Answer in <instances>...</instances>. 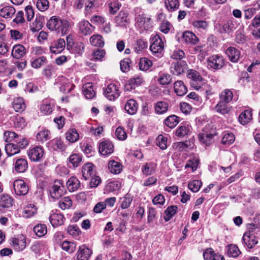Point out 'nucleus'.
Returning <instances> with one entry per match:
<instances>
[{
    "label": "nucleus",
    "instance_id": "nucleus-1",
    "mask_svg": "<svg viewBox=\"0 0 260 260\" xmlns=\"http://www.w3.org/2000/svg\"><path fill=\"white\" fill-rule=\"evenodd\" d=\"M47 26L51 31L56 30L60 32L62 35H65L69 31L71 24L66 19L53 16L47 21Z\"/></svg>",
    "mask_w": 260,
    "mask_h": 260
},
{
    "label": "nucleus",
    "instance_id": "nucleus-2",
    "mask_svg": "<svg viewBox=\"0 0 260 260\" xmlns=\"http://www.w3.org/2000/svg\"><path fill=\"white\" fill-rule=\"evenodd\" d=\"M136 21V26L140 32L148 30L152 27L151 18L144 14L138 15Z\"/></svg>",
    "mask_w": 260,
    "mask_h": 260
},
{
    "label": "nucleus",
    "instance_id": "nucleus-3",
    "mask_svg": "<svg viewBox=\"0 0 260 260\" xmlns=\"http://www.w3.org/2000/svg\"><path fill=\"white\" fill-rule=\"evenodd\" d=\"M151 43L150 50L155 56H159L164 48V44L160 36L156 34L152 37L151 39Z\"/></svg>",
    "mask_w": 260,
    "mask_h": 260
},
{
    "label": "nucleus",
    "instance_id": "nucleus-4",
    "mask_svg": "<svg viewBox=\"0 0 260 260\" xmlns=\"http://www.w3.org/2000/svg\"><path fill=\"white\" fill-rule=\"evenodd\" d=\"M49 191L52 198L55 200L60 198L65 192L62 181L60 180H55Z\"/></svg>",
    "mask_w": 260,
    "mask_h": 260
},
{
    "label": "nucleus",
    "instance_id": "nucleus-5",
    "mask_svg": "<svg viewBox=\"0 0 260 260\" xmlns=\"http://www.w3.org/2000/svg\"><path fill=\"white\" fill-rule=\"evenodd\" d=\"M242 241L245 246L250 249L258 243V238L255 235L253 230H248L244 234Z\"/></svg>",
    "mask_w": 260,
    "mask_h": 260
},
{
    "label": "nucleus",
    "instance_id": "nucleus-6",
    "mask_svg": "<svg viewBox=\"0 0 260 260\" xmlns=\"http://www.w3.org/2000/svg\"><path fill=\"white\" fill-rule=\"evenodd\" d=\"M44 154V149L40 146L30 148L27 151V155L29 158L34 162L39 161L43 157Z\"/></svg>",
    "mask_w": 260,
    "mask_h": 260
},
{
    "label": "nucleus",
    "instance_id": "nucleus-7",
    "mask_svg": "<svg viewBox=\"0 0 260 260\" xmlns=\"http://www.w3.org/2000/svg\"><path fill=\"white\" fill-rule=\"evenodd\" d=\"M187 77L191 79L190 85L192 87L198 90L201 88V83L202 81V77L197 71L190 69L188 71Z\"/></svg>",
    "mask_w": 260,
    "mask_h": 260
},
{
    "label": "nucleus",
    "instance_id": "nucleus-8",
    "mask_svg": "<svg viewBox=\"0 0 260 260\" xmlns=\"http://www.w3.org/2000/svg\"><path fill=\"white\" fill-rule=\"evenodd\" d=\"M224 64V61L223 57L217 55L211 56L207 60V66L212 69H220Z\"/></svg>",
    "mask_w": 260,
    "mask_h": 260
},
{
    "label": "nucleus",
    "instance_id": "nucleus-9",
    "mask_svg": "<svg viewBox=\"0 0 260 260\" xmlns=\"http://www.w3.org/2000/svg\"><path fill=\"white\" fill-rule=\"evenodd\" d=\"M104 94L109 100H114L120 95L119 88L115 84H110L104 90Z\"/></svg>",
    "mask_w": 260,
    "mask_h": 260
},
{
    "label": "nucleus",
    "instance_id": "nucleus-10",
    "mask_svg": "<svg viewBox=\"0 0 260 260\" xmlns=\"http://www.w3.org/2000/svg\"><path fill=\"white\" fill-rule=\"evenodd\" d=\"M13 188L16 194L18 196H24L28 191V186L22 180H15L13 183Z\"/></svg>",
    "mask_w": 260,
    "mask_h": 260
},
{
    "label": "nucleus",
    "instance_id": "nucleus-11",
    "mask_svg": "<svg viewBox=\"0 0 260 260\" xmlns=\"http://www.w3.org/2000/svg\"><path fill=\"white\" fill-rule=\"evenodd\" d=\"M187 68L188 66L186 61L179 60L172 63L171 71L174 75L179 76L184 73Z\"/></svg>",
    "mask_w": 260,
    "mask_h": 260
},
{
    "label": "nucleus",
    "instance_id": "nucleus-12",
    "mask_svg": "<svg viewBox=\"0 0 260 260\" xmlns=\"http://www.w3.org/2000/svg\"><path fill=\"white\" fill-rule=\"evenodd\" d=\"M115 26L121 27H126L129 22L128 14L124 11H121L114 19Z\"/></svg>",
    "mask_w": 260,
    "mask_h": 260
},
{
    "label": "nucleus",
    "instance_id": "nucleus-13",
    "mask_svg": "<svg viewBox=\"0 0 260 260\" xmlns=\"http://www.w3.org/2000/svg\"><path fill=\"white\" fill-rule=\"evenodd\" d=\"M79 33L83 36H87L91 34L94 29L92 26L88 21L82 20L77 24Z\"/></svg>",
    "mask_w": 260,
    "mask_h": 260
},
{
    "label": "nucleus",
    "instance_id": "nucleus-14",
    "mask_svg": "<svg viewBox=\"0 0 260 260\" xmlns=\"http://www.w3.org/2000/svg\"><path fill=\"white\" fill-rule=\"evenodd\" d=\"M12 245L17 251H22L26 247V239L24 235H18L11 239Z\"/></svg>",
    "mask_w": 260,
    "mask_h": 260
},
{
    "label": "nucleus",
    "instance_id": "nucleus-15",
    "mask_svg": "<svg viewBox=\"0 0 260 260\" xmlns=\"http://www.w3.org/2000/svg\"><path fill=\"white\" fill-rule=\"evenodd\" d=\"M92 253V251L85 246L82 245L78 248L76 254V260H89Z\"/></svg>",
    "mask_w": 260,
    "mask_h": 260
},
{
    "label": "nucleus",
    "instance_id": "nucleus-16",
    "mask_svg": "<svg viewBox=\"0 0 260 260\" xmlns=\"http://www.w3.org/2000/svg\"><path fill=\"white\" fill-rule=\"evenodd\" d=\"M99 152L103 155H108L114 151V146L109 140H105L100 143L99 147Z\"/></svg>",
    "mask_w": 260,
    "mask_h": 260
},
{
    "label": "nucleus",
    "instance_id": "nucleus-17",
    "mask_svg": "<svg viewBox=\"0 0 260 260\" xmlns=\"http://www.w3.org/2000/svg\"><path fill=\"white\" fill-rule=\"evenodd\" d=\"M16 13L15 8L11 5L2 6L0 7V17L6 19L12 18Z\"/></svg>",
    "mask_w": 260,
    "mask_h": 260
},
{
    "label": "nucleus",
    "instance_id": "nucleus-18",
    "mask_svg": "<svg viewBox=\"0 0 260 260\" xmlns=\"http://www.w3.org/2000/svg\"><path fill=\"white\" fill-rule=\"evenodd\" d=\"M26 54V49L25 47L20 44L15 45L12 49L11 55L16 59L23 58Z\"/></svg>",
    "mask_w": 260,
    "mask_h": 260
},
{
    "label": "nucleus",
    "instance_id": "nucleus-19",
    "mask_svg": "<svg viewBox=\"0 0 260 260\" xmlns=\"http://www.w3.org/2000/svg\"><path fill=\"white\" fill-rule=\"evenodd\" d=\"M66 46V42L63 39H59L51 43L50 47V51L54 54L61 52Z\"/></svg>",
    "mask_w": 260,
    "mask_h": 260
},
{
    "label": "nucleus",
    "instance_id": "nucleus-20",
    "mask_svg": "<svg viewBox=\"0 0 260 260\" xmlns=\"http://www.w3.org/2000/svg\"><path fill=\"white\" fill-rule=\"evenodd\" d=\"M94 168V165L90 162L86 163L82 166V174L85 180H88L93 176L95 174Z\"/></svg>",
    "mask_w": 260,
    "mask_h": 260
},
{
    "label": "nucleus",
    "instance_id": "nucleus-21",
    "mask_svg": "<svg viewBox=\"0 0 260 260\" xmlns=\"http://www.w3.org/2000/svg\"><path fill=\"white\" fill-rule=\"evenodd\" d=\"M64 220V216L60 213L52 211V213H51L49 216V221L53 227L63 224Z\"/></svg>",
    "mask_w": 260,
    "mask_h": 260
},
{
    "label": "nucleus",
    "instance_id": "nucleus-22",
    "mask_svg": "<svg viewBox=\"0 0 260 260\" xmlns=\"http://www.w3.org/2000/svg\"><path fill=\"white\" fill-rule=\"evenodd\" d=\"M205 260H225L221 254L216 253L212 249H207L203 253Z\"/></svg>",
    "mask_w": 260,
    "mask_h": 260
},
{
    "label": "nucleus",
    "instance_id": "nucleus-23",
    "mask_svg": "<svg viewBox=\"0 0 260 260\" xmlns=\"http://www.w3.org/2000/svg\"><path fill=\"white\" fill-rule=\"evenodd\" d=\"M191 132V127L187 123H182L176 130V135L179 138H183L189 135Z\"/></svg>",
    "mask_w": 260,
    "mask_h": 260
},
{
    "label": "nucleus",
    "instance_id": "nucleus-24",
    "mask_svg": "<svg viewBox=\"0 0 260 260\" xmlns=\"http://www.w3.org/2000/svg\"><path fill=\"white\" fill-rule=\"evenodd\" d=\"M225 53L230 60L233 62H237L241 55L240 51L233 47H229L226 49Z\"/></svg>",
    "mask_w": 260,
    "mask_h": 260
},
{
    "label": "nucleus",
    "instance_id": "nucleus-25",
    "mask_svg": "<svg viewBox=\"0 0 260 260\" xmlns=\"http://www.w3.org/2000/svg\"><path fill=\"white\" fill-rule=\"evenodd\" d=\"M174 92L178 96H182L186 93L187 88L183 81L178 80L174 83Z\"/></svg>",
    "mask_w": 260,
    "mask_h": 260
},
{
    "label": "nucleus",
    "instance_id": "nucleus-26",
    "mask_svg": "<svg viewBox=\"0 0 260 260\" xmlns=\"http://www.w3.org/2000/svg\"><path fill=\"white\" fill-rule=\"evenodd\" d=\"M27 161L25 158H18L16 160L14 164L15 170L19 173L24 172L27 170Z\"/></svg>",
    "mask_w": 260,
    "mask_h": 260
},
{
    "label": "nucleus",
    "instance_id": "nucleus-27",
    "mask_svg": "<svg viewBox=\"0 0 260 260\" xmlns=\"http://www.w3.org/2000/svg\"><path fill=\"white\" fill-rule=\"evenodd\" d=\"M183 39L186 44L189 45H196L199 41L197 36L190 31L184 32L183 34Z\"/></svg>",
    "mask_w": 260,
    "mask_h": 260
},
{
    "label": "nucleus",
    "instance_id": "nucleus-28",
    "mask_svg": "<svg viewBox=\"0 0 260 260\" xmlns=\"http://www.w3.org/2000/svg\"><path fill=\"white\" fill-rule=\"evenodd\" d=\"M138 108L137 102L133 99H130L127 101L124 109L129 114L134 115L137 112Z\"/></svg>",
    "mask_w": 260,
    "mask_h": 260
},
{
    "label": "nucleus",
    "instance_id": "nucleus-29",
    "mask_svg": "<svg viewBox=\"0 0 260 260\" xmlns=\"http://www.w3.org/2000/svg\"><path fill=\"white\" fill-rule=\"evenodd\" d=\"M37 208L34 204H29L24 207L22 216L26 218H30L37 213Z\"/></svg>",
    "mask_w": 260,
    "mask_h": 260
},
{
    "label": "nucleus",
    "instance_id": "nucleus-30",
    "mask_svg": "<svg viewBox=\"0 0 260 260\" xmlns=\"http://www.w3.org/2000/svg\"><path fill=\"white\" fill-rule=\"evenodd\" d=\"M156 164L153 162L145 163L142 167L141 170L143 175H150L155 172Z\"/></svg>",
    "mask_w": 260,
    "mask_h": 260
},
{
    "label": "nucleus",
    "instance_id": "nucleus-31",
    "mask_svg": "<svg viewBox=\"0 0 260 260\" xmlns=\"http://www.w3.org/2000/svg\"><path fill=\"white\" fill-rule=\"evenodd\" d=\"M82 91L84 96L87 99H92L95 94L92 85L91 83L85 84L82 87Z\"/></svg>",
    "mask_w": 260,
    "mask_h": 260
},
{
    "label": "nucleus",
    "instance_id": "nucleus-32",
    "mask_svg": "<svg viewBox=\"0 0 260 260\" xmlns=\"http://www.w3.org/2000/svg\"><path fill=\"white\" fill-rule=\"evenodd\" d=\"M67 186L69 191H76L80 186V182L75 177H71L67 182Z\"/></svg>",
    "mask_w": 260,
    "mask_h": 260
},
{
    "label": "nucleus",
    "instance_id": "nucleus-33",
    "mask_svg": "<svg viewBox=\"0 0 260 260\" xmlns=\"http://www.w3.org/2000/svg\"><path fill=\"white\" fill-rule=\"evenodd\" d=\"M218 31L220 34L230 33L235 29L234 24L231 21H227L223 25L218 24Z\"/></svg>",
    "mask_w": 260,
    "mask_h": 260
},
{
    "label": "nucleus",
    "instance_id": "nucleus-34",
    "mask_svg": "<svg viewBox=\"0 0 260 260\" xmlns=\"http://www.w3.org/2000/svg\"><path fill=\"white\" fill-rule=\"evenodd\" d=\"M13 107L16 112H22L25 109V104L22 98L18 97L14 99Z\"/></svg>",
    "mask_w": 260,
    "mask_h": 260
},
{
    "label": "nucleus",
    "instance_id": "nucleus-35",
    "mask_svg": "<svg viewBox=\"0 0 260 260\" xmlns=\"http://www.w3.org/2000/svg\"><path fill=\"white\" fill-rule=\"evenodd\" d=\"M108 169L111 173L118 174L122 170V165L119 162L111 160L109 162Z\"/></svg>",
    "mask_w": 260,
    "mask_h": 260
},
{
    "label": "nucleus",
    "instance_id": "nucleus-36",
    "mask_svg": "<svg viewBox=\"0 0 260 260\" xmlns=\"http://www.w3.org/2000/svg\"><path fill=\"white\" fill-rule=\"evenodd\" d=\"M165 6L169 12H174L179 9L180 4L178 0H164Z\"/></svg>",
    "mask_w": 260,
    "mask_h": 260
},
{
    "label": "nucleus",
    "instance_id": "nucleus-37",
    "mask_svg": "<svg viewBox=\"0 0 260 260\" xmlns=\"http://www.w3.org/2000/svg\"><path fill=\"white\" fill-rule=\"evenodd\" d=\"M144 79L141 76H136L131 78L127 83V86L130 87V89H135L136 87L141 85L143 82Z\"/></svg>",
    "mask_w": 260,
    "mask_h": 260
},
{
    "label": "nucleus",
    "instance_id": "nucleus-38",
    "mask_svg": "<svg viewBox=\"0 0 260 260\" xmlns=\"http://www.w3.org/2000/svg\"><path fill=\"white\" fill-rule=\"evenodd\" d=\"M5 150L8 156H12L18 153L20 150L17 144L14 143H8L5 146Z\"/></svg>",
    "mask_w": 260,
    "mask_h": 260
},
{
    "label": "nucleus",
    "instance_id": "nucleus-39",
    "mask_svg": "<svg viewBox=\"0 0 260 260\" xmlns=\"http://www.w3.org/2000/svg\"><path fill=\"white\" fill-rule=\"evenodd\" d=\"M66 137L69 142L75 143L78 140L79 135L76 129L71 128L66 132Z\"/></svg>",
    "mask_w": 260,
    "mask_h": 260
},
{
    "label": "nucleus",
    "instance_id": "nucleus-40",
    "mask_svg": "<svg viewBox=\"0 0 260 260\" xmlns=\"http://www.w3.org/2000/svg\"><path fill=\"white\" fill-rule=\"evenodd\" d=\"M180 118L175 115H171L166 118L165 124L170 128H174L179 123Z\"/></svg>",
    "mask_w": 260,
    "mask_h": 260
},
{
    "label": "nucleus",
    "instance_id": "nucleus-41",
    "mask_svg": "<svg viewBox=\"0 0 260 260\" xmlns=\"http://www.w3.org/2000/svg\"><path fill=\"white\" fill-rule=\"evenodd\" d=\"M252 115V112L250 110H245L239 115V121L242 124L245 125L251 120Z\"/></svg>",
    "mask_w": 260,
    "mask_h": 260
},
{
    "label": "nucleus",
    "instance_id": "nucleus-42",
    "mask_svg": "<svg viewBox=\"0 0 260 260\" xmlns=\"http://www.w3.org/2000/svg\"><path fill=\"white\" fill-rule=\"evenodd\" d=\"M90 44L95 47H102L104 46L105 43L103 37L100 35H94L90 38Z\"/></svg>",
    "mask_w": 260,
    "mask_h": 260
},
{
    "label": "nucleus",
    "instance_id": "nucleus-43",
    "mask_svg": "<svg viewBox=\"0 0 260 260\" xmlns=\"http://www.w3.org/2000/svg\"><path fill=\"white\" fill-rule=\"evenodd\" d=\"M50 132L46 128H43L37 134L36 138L38 141L43 143L50 138Z\"/></svg>",
    "mask_w": 260,
    "mask_h": 260
},
{
    "label": "nucleus",
    "instance_id": "nucleus-44",
    "mask_svg": "<svg viewBox=\"0 0 260 260\" xmlns=\"http://www.w3.org/2000/svg\"><path fill=\"white\" fill-rule=\"evenodd\" d=\"M34 231L38 237H42L47 234V226L44 224H38L34 226Z\"/></svg>",
    "mask_w": 260,
    "mask_h": 260
},
{
    "label": "nucleus",
    "instance_id": "nucleus-45",
    "mask_svg": "<svg viewBox=\"0 0 260 260\" xmlns=\"http://www.w3.org/2000/svg\"><path fill=\"white\" fill-rule=\"evenodd\" d=\"M178 207L176 206H169L165 211L164 219L166 221H169L176 213Z\"/></svg>",
    "mask_w": 260,
    "mask_h": 260
},
{
    "label": "nucleus",
    "instance_id": "nucleus-46",
    "mask_svg": "<svg viewBox=\"0 0 260 260\" xmlns=\"http://www.w3.org/2000/svg\"><path fill=\"white\" fill-rule=\"evenodd\" d=\"M168 110V104L165 102H158L155 106V111L158 114H162Z\"/></svg>",
    "mask_w": 260,
    "mask_h": 260
},
{
    "label": "nucleus",
    "instance_id": "nucleus-47",
    "mask_svg": "<svg viewBox=\"0 0 260 260\" xmlns=\"http://www.w3.org/2000/svg\"><path fill=\"white\" fill-rule=\"evenodd\" d=\"M13 199L8 194H3L0 199V206L9 208L12 206Z\"/></svg>",
    "mask_w": 260,
    "mask_h": 260
},
{
    "label": "nucleus",
    "instance_id": "nucleus-48",
    "mask_svg": "<svg viewBox=\"0 0 260 260\" xmlns=\"http://www.w3.org/2000/svg\"><path fill=\"white\" fill-rule=\"evenodd\" d=\"M132 201V196L130 194H126L123 197L121 198L120 199L121 208L123 209L128 208L130 206Z\"/></svg>",
    "mask_w": 260,
    "mask_h": 260
},
{
    "label": "nucleus",
    "instance_id": "nucleus-49",
    "mask_svg": "<svg viewBox=\"0 0 260 260\" xmlns=\"http://www.w3.org/2000/svg\"><path fill=\"white\" fill-rule=\"evenodd\" d=\"M152 66V61L147 58L143 57L140 59L139 67L141 70L146 71L148 70Z\"/></svg>",
    "mask_w": 260,
    "mask_h": 260
},
{
    "label": "nucleus",
    "instance_id": "nucleus-50",
    "mask_svg": "<svg viewBox=\"0 0 260 260\" xmlns=\"http://www.w3.org/2000/svg\"><path fill=\"white\" fill-rule=\"evenodd\" d=\"M12 121L13 122L14 126L16 128H23L25 127L26 123L25 120L23 117L17 115L13 118Z\"/></svg>",
    "mask_w": 260,
    "mask_h": 260
},
{
    "label": "nucleus",
    "instance_id": "nucleus-51",
    "mask_svg": "<svg viewBox=\"0 0 260 260\" xmlns=\"http://www.w3.org/2000/svg\"><path fill=\"white\" fill-rule=\"evenodd\" d=\"M227 254L230 257H236L241 253L236 245L230 244L227 247Z\"/></svg>",
    "mask_w": 260,
    "mask_h": 260
},
{
    "label": "nucleus",
    "instance_id": "nucleus-52",
    "mask_svg": "<svg viewBox=\"0 0 260 260\" xmlns=\"http://www.w3.org/2000/svg\"><path fill=\"white\" fill-rule=\"evenodd\" d=\"M227 103L220 101L215 107L216 111L222 114L228 113L230 111V108L228 107Z\"/></svg>",
    "mask_w": 260,
    "mask_h": 260
},
{
    "label": "nucleus",
    "instance_id": "nucleus-53",
    "mask_svg": "<svg viewBox=\"0 0 260 260\" xmlns=\"http://www.w3.org/2000/svg\"><path fill=\"white\" fill-rule=\"evenodd\" d=\"M233 98V93L232 91L228 89L224 90L220 94V101L228 103L232 101Z\"/></svg>",
    "mask_w": 260,
    "mask_h": 260
},
{
    "label": "nucleus",
    "instance_id": "nucleus-54",
    "mask_svg": "<svg viewBox=\"0 0 260 260\" xmlns=\"http://www.w3.org/2000/svg\"><path fill=\"white\" fill-rule=\"evenodd\" d=\"M69 162L74 168L77 167L82 161V157L78 154H73L69 157Z\"/></svg>",
    "mask_w": 260,
    "mask_h": 260
},
{
    "label": "nucleus",
    "instance_id": "nucleus-55",
    "mask_svg": "<svg viewBox=\"0 0 260 260\" xmlns=\"http://www.w3.org/2000/svg\"><path fill=\"white\" fill-rule=\"evenodd\" d=\"M214 135L212 134H200L199 135V139L200 142L206 145H209L211 144L212 139Z\"/></svg>",
    "mask_w": 260,
    "mask_h": 260
},
{
    "label": "nucleus",
    "instance_id": "nucleus-56",
    "mask_svg": "<svg viewBox=\"0 0 260 260\" xmlns=\"http://www.w3.org/2000/svg\"><path fill=\"white\" fill-rule=\"evenodd\" d=\"M62 249L68 252L69 253L73 252L76 247V245L75 243L68 241H64L61 244Z\"/></svg>",
    "mask_w": 260,
    "mask_h": 260
},
{
    "label": "nucleus",
    "instance_id": "nucleus-57",
    "mask_svg": "<svg viewBox=\"0 0 260 260\" xmlns=\"http://www.w3.org/2000/svg\"><path fill=\"white\" fill-rule=\"evenodd\" d=\"M58 204L61 209H68L72 206V201L69 197H64L59 202Z\"/></svg>",
    "mask_w": 260,
    "mask_h": 260
},
{
    "label": "nucleus",
    "instance_id": "nucleus-58",
    "mask_svg": "<svg viewBox=\"0 0 260 260\" xmlns=\"http://www.w3.org/2000/svg\"><path fill=\"white\" fill-rule=\"evenodd\" d=\"M47 59L45 56H42L34 60L31 63V67L34 69H39L44 64L46 63Z\"/></svg>",
    "mask_w": 260,
    "mask_h": 260
},
{
    "label": "nucleus",
    "instance_id": "nucleus-59",
    "mask_svg": "<svg viewBox=\"0 0 260 260\" xmlns=\"http://www.w3.org/2000/svg\"><path fill=\"white\" fill-rule=\"evenodd\" d=\"M109 13L111 14H115L120 9L121 4L117 0H113L109 4Z\"/></svg>",
    "mask_w": 260,
    "mask_h": 260
},
{
    "label": "nucleus",
    "instance_id": "nucleus-60",
    "mask_svg": "<svg viewBox=\"0 0 260 260\" xmlns=\"http://www.w3.org/2000/svg\"><path fill=\"white\" fill-rule=\"evenodd\" d=\"M156 144L161 149L165 150L167 148V138L162 135H159L156 138Z\"/></svg>",
    "mask_w": 260,
    "mask_h": 260
},
{
    "label": "nucleus",
    "instance_id": "nucleus-61",
    "mask_svg": "<svg viewBox=\"0 0 260 260\" xmlns=\"http://www.w3.org/2000/svg\"><path fill=\"white\" fill-rule=\"evenodd\" d=\"M55 67L52 64H49L44 69L42 74L47 78H50L55 73Z\"/></svg>",
    "mask_w": 260,
    "mask_h": 260
},
{
    "label": "nucleus",
    "instance_id": "nucleus-62",
    "mask_svg": "<svg viewBox=\"0 0 260 260\" xmlns=\"http://www.w3.org/2000/svg\"><path fill=\"white\" fill-rule=\"evenodd\" d=\"M235 136L233 133H225L222 139V143L224 145H231L235 141Z\"/></svg>",
    "mask_w": 260,
    "mask_h": 260
},
{
    "label": "nucleus",
    "instance_id": "nucleus-63",
    "mask_svg": "<svg viewBox=\"0 0 260 260\" xmlns=\"http://www.w3.org/2000/svg\"><path fill=\"white\" fill-rule=\"evenodd\" d=\"M202 184V183L201 181L194 180L189 182L188 187L192 192H196L199 191Z\"/></svg>",
    "mask_w": 260,
    "mask_h": 260
},
{
    "label": "nucleus",
    "instance_id": "nucleus-64",
    "mask_svg": "<svg viewBox=\"0 0 260 260\" xmlns=\"http://www.w3.org/2000/svg\"><path fill=\"white\" fill-rule=\"evenodd\" d=\"M51 144L54 150H59L63 151L65 149L66 147L63 145V142L59 139L56 138L52 140L51 141Z\"/></svg>",
    "mask_w": 260,
    "mask_h": 260
}]
</instances>
